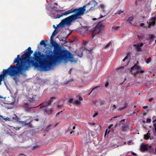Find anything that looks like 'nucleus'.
Listing matches in <instances>:
<instances>
[{
  "label": "nucleus",
  "instance_id": "1",
  "mask_svg": "<svg viewBox=\"0 0 156 156\" xmlns=\"http://www.w3.org/2000/svg\"><path fill=\"white\" fill-rule=\"evenodd\" d=\"M55 55H46L41 53L40 51L34 52V57L31 56L33 51L31 48L29 47L25 50L24 54L20 58V55L14 59L13 64L17 63L16 65L11 66L9 68L14 72L16 75L21 74L26 76L25 71L28 70L32 65L35 68H38L44 71L50 70L51 69L52 63L55 62L57 60L59 55L58 49L54 51Z\"/></svg>",
  "mask_w": 156,
  "mask_h": 156
},
{
  "label": "nucleus",
  "instance_id": "2",
  "mask_svg": "<svg viewBox=\"0 0 156 156\" xmlns=\"http://www.w3.org/2000/svg\"><path fill=\"white\" fill-rule=\"evenodd\" d=\"M84 10L83 7L79 8L74 9L72 10H69L66 11L61 15H58L57 16L55 17V19H58L63 16H67L72 13H74V14L62 20L60 23L57 25V27H63L65 25H69L72 22L78 19L81 18V16L84 14Z\"/></svg>",
  "mask_w": 156,
  "mask_h": 156
},
{
  "label": "nucleus",
  "instance_id": "3",
  "mask_svg": "<svg viewBox=\"0 0 156 156\" xmlns=\"http://www.w3.org/2000/svg\"><path fill=\"white\" fill-rule=\"evenodd\" d=\"M50 43L52 46L54 47V49L52 52H51V51H49L46 55H46V54H49L50 55H54L55 54L54 51L55 49H58V53H59L57 60L56 59V61L55 62L52 63L51 67L53 64H55L57 62L62 60H69V61H72L73 57L72 54L69 51L67 50H62L58 48L55 47V46L56 45L58 44L54 40L53 38H52V37H51Z\"/></svg>",
  "mask_w": 156,
  "mask_h": 156
},
{
  "label": "nucleus",
  "instance_id": "4",
  "mask_svg": "<svg viewBox=\"0 0 156 156\" xmlns=\"http://www.w3.org/2000/svg\"><path fill=\"white\" fill-rule=\"evenodd\" d=\"M104 20L101 21L99 22L96 27L94 28L92 33L91 37L93 38L95 34H98L104 30V26L103 25L102 23Z\"/></svg>",
  "mask_w": 156,
  "mask_h": 156
},
{
  "label": "nucleus",
  "instance_id": "5",
  "mask_svg": "<svg viewBox=\"0 0 156 156\" xmlns=\"http://www.w3.org/2000/svg\"><path fill=\"white\" fill-rule=\"evenodd\" d=\"M2 73V74L0 75V81H2L4 80L5 77L7 75H9L11 76H13L16 75V74L9 68L6 69H3Z\"/></svg>",
  "mask_w": 156,
  "mask_h": 156
},
{
  "label": "nucleus",
  "instance_id": "6",
  "mask_svg": "<svg viewBox=\"0 0 156 156\" xmlns=\"http://www.w3.org/2000/svg\"><path fill=\"white\" fill-rule=\"evenodd\" d=\"M98 5V3L95 0H92L89 2L88 4L84 5L83 7H80V8H84V14L85 12L86 11V7H87L88 5H90V9L88 10H87V12L89 11V10L92 9H95L96 8L95 6Z\"/></svg>",
  "mask_w": 156,
  "mask_h": 156
},
{
  "label": "nucleus",
  "instance_id": "7",
  "mask_svg": "<svg viewBox=\"0 0 156 156\" xmlns=\"http://www.w3.org/2000/svg\"><path fill=\"white\" fill-rule=\"evenodd\" d=\"M135 69L137 70L136 72H135L133 73L134 76H136L137 74L140 73H143L144 72V71L141 70V69L140 67L137 65L136 64H135L131 68L130 72L132 74V71L133 70Z\"/></svg>",
  "mask_w": 156,
  "mask_h": 156
},
{
  "label": "nucleus",
  "instance_id": "8",
  "mask_svg": "<svg viewBox=\"0 0 156 156\" xmlns=\"http://www.w3.org/2000/svg\"><path fill=\"white\" fill-rule=\"evenodd\" d=\"M42 95L40 93L37 94L36 95H34L32 98H29L28 100L30 102L34 103L36 101H38L41 98Z\"/></svg>",
  "mask_w": 156,
  "mask_h": 156
},
{
  "label": "nucleus",
  "instance_id": "9",
  "mask_svg": "<svg viewBox=\"0 0 156 156\" xmlns=\"http://www.w3.org/2000/svg\"><path fill=\"white\" fill-rule=\"evenodd\" d=\"M52 101L51 100L45 101L42 102L38 106L36 107H39L40 109L44 107H47L50 106L52 105Z\"/></svg>",
  "mask_w": 156,
  "mask_h": 156
},
{
  "label": "nucleus",
  "instance_id": "10",
  "mask_svg": "<svg viewBox=\"0 0 156 156\" xmlns=\"http://www.w3.org/2000/svg\"><path fill=\"white\" fill-rule=\"evenodd\" d=\"M144 45V44L141 42L140 44H136L133 45L134 46H136V49L137 51H140L141 50V47Z\"/></svg>",
  "mask_w": 156,
  "mask_h": 156
},
{
  "label": "nucleus",
  "instance_id": "11",
  "mask_svg": "<svg viewBox=\"0 0 156 156\" xmlns=\"http://www.w3.org/2000/svg\"><path fill=\"white\" fill-rule=\"evenodd\" d=\"M99 7L101 11L103 12H105L106 11L105 9V6L104 4H100L99 6Z\"/></svg>",
  "mask_w": 156,
  "mask_h": 156
},
{
  "label": "nucleus",
  "instance_id": "12",
  "mask_svg": "<svg viewBox=\"0 0 156 156\" xmlns=\"http://www.w3.org/2000/svg\"><path fill=\"white\" fill-rule=\"evenodd\" d=\"M129 129V126L128 125L126 124H123L122 127V130L123 131H125Z\"/></svg>",
  "mask_w": 156,
  "mask_h": 156
},
{
  "label": "nucleus",
  "instance_id": "13",
  "mask_svg": "<svg viewBox=\"0 0 156 156\" xmlns=\"http://www.w3.org/2000/svg\"><path fill=\"white\" fill-rule=\"evenodd\" d=\"M44 111L47 115H49L52 114L53 112V109H51L49 110L45 108Z\"/></svg>",
  "mask_w": 156,
  "mask_h": 156
},
{
  "label": "nucleus",
  "instance_id": "14",
  "mask_svg": "<svg viewBox=\"0 0 156 156\" xmlns=\"http://www.w3.org/2000/svg\"><path fill=\"white\" fill-rule=\"evenodd\" d=\"M48 42L47 40H42L40 42V44L41 45H43L44 47H46L47 46L46 43Z\"/></svg>",
  "mask_w": 156,
  "mask_h": 156
},
{
  "label": "nucleus",
  "instance_id": "15",
  "mask_svg": "<svg viewBox=\"0 0 156 156\" xmlns=\"http://www.w3.org/2000/svg\"><path fill=\"white\" fill-rule=\"evenodd\" d=\"M140 149L143 151H145L147 149V145H143L141 146Z\"/></svg>",
  "mask_w": 156,
  "mask_h": 156
},
{
  "label": "nucleus",
  "instance_id": "16",
  "mask_svg": "<svg viewBox=\"0 0 156 156\" xmlns=\"http://www.w3.org/2000/svg\"><path fill=\"white\" fill-rule=\"evenodd\" d=\"M151 134L149 133V131H148V133L145 135H144V138L146 140H147L150 139Z\"/></svg>",
  "mask_w": 156,
  "mask_h": 156
},
{
  "label": "nucleus",
  "instance_id": "17",
  "mask_svg": "<svg viewBox=\"0 0 156 156\" xmlns=\"http://www.w3.org/2000/svg\"><path fill=\"white\" fill-rule=\"evenodd\" d=\"M18 122L19 123H21L22 125L23 126H24L25 125H27V122H26V121H20L19 120Z\"/></svg>",
  "mask_w": 156,
  "mask_h": 156
},
{
  "label": "nucleus",
  "instance_id": "18",
  "mask_svg": "<svg viewBox=\"0 0 156 156\" xmlns=\"http://www.w3.org/2000/svg\"><path fill=\"white\" fill-rule=\"evenodd\" d=\"M133 16H130L129 17L128 20H127V22L129 23H131L132 21L133 20Z\"/></svg>",
  "mask_w": 156,
  "mask_h": 156
},
{
  "label": "nucleus",
  "instance_id": "19",
  "mask_svg": "<svg viewBox=\"0 0 156 156\" xmlns=\"http://www.w3.org/2000/svg\"><path fill=\"white\" fill-rule=\"evenodd\" d=\"M147 23H149V25L148 26V28H150L151 26H153L155 25V21H152L151 22H150L149 23H148V22H147Z\"/></svg>",
  "mask_w": 156,
  "mask_h": 156
},
{
  "label": "nucleus",
  "instance_id": "20",
  "mask_svg": "<svg viewBox=\"0 0 156 156\" xmlns=\"http://www.w3.org/2000/svg\"><path fill=\"white\" fill-rule=\"evenodd\" d=\"M52 126V125L51 124L48 125L45 128V131H48L50 129H51Z\"/></svg>",
  "mask_w": 156,
  "mask_h": 156
},
{
  "label": "nucleus",
  "instance_id": "21",
  "mask_svg": "<svg viewBox=\"0 0 156 156\" xmlns=\"http://www.w3.org/2000/svg\"><path fill=\"white\" fill-rule=\"evenodd\" d=\"M11 119L12 120L11 121L15 120L17 121L18 122L20 119L16 115H15L14 117H12V118H11Z\"/></svg>",
  "mask_w": 156,
  "mask_h": 156
},
{
  "label": "nucleus",
  "instance_id": "22",
  "mask_svg": "<svg viewBox=\"0 0 156 156\" xmlns=\"http://www.w3.org/2000/svg\"><path fill=\"white\" fill-rule=\"evenodd\" d=\"M11 127H12V129L14 131L19 130L20 129V127H15L14 126H11Z\"/></svg>",
  "mask_w": 156,
  "mask_h": 156
},
{
  "label": "nucleus",
  "instance_id": "23",
  "mask_svg": "<svg viewBox=\"0 0 156 156\" xmlns=\"http://www.w3.org/2000/svg\"><path fill=\"white\" fill-rule=\"evenodd\" d=\"M130 56V53L129 52L128 53L127 55H126V56L125 57V58L122 60V61L123 62H125L126 60V59H127L128 58V57L129 56Z\"/></svg>",
  "mask_w": 156,
  "mask_h": 156
},
{
  "label": "nucleus",
  "instance_id": "24",
  "mask_svg": "<svg viewBox=\"0 0 156 156\" xmlns=\"http://www.w3.org/2000/svg\"><path fill=\"white\" fill-rule=\"evenodd\" d=\"M35 107L29 108L28 106L25 107V110L27 112H29L30 111L31 108H35Z\"/></svg>",
  "mask_w": 156,
  "mask_h": 156
},
{
  "label": "nucleus",
  "instance_id": "25",
  "mask_svg": "<svg viewBox=\"0 0 156 156\" xmlns=\"http://www.w3.org/2000/svg\"><path fill=\"white\" fill-rule=\"evenodd\" d=\"M58 33V32L56 30H55L52 33L51 37H52V38H53V37L55 36Z\"/></svg>",
  "mask_w": 156,
  "mask_h": 156
},
{
  "label": "nucleus",
  "instance_id": "26",
  "mask_svg": "<svg viewBox=\"0 0 156 156\" xmlns=\"http://www.w3.org/2000/svg\"><path fill=\"white\" fill-rule=\"evenodd\" d=\"M94 144V143H93L91 141H90V142H86L85 143V144H88V146H89V147H90V144Z\"/></svg>",
  "mask_w": 156,
  "mask_h": 156
},
{
  "label": "nucleus",
  "instance_id": "27",
  "mask_svg": "<svg viewBox=\"0 0 156 156\" xmlns=\"http://www.w3.org/2000/svg\"><path fill=\"white\" fill-rule=\"evenodd\" d=\"M27 125L28 126V127L29 128H32V125L31 124V122L27 123Z\"/></svg>",
  "mask_w": 156,
  "mask_h": 156
},
{
  "label": "nucleus",
  "instance_id": "28",
  "mask_svg": "<svg viewBox=\"0 0 156 156\" xmlns=\"http://www.w3.org/2000/svg\"><path fill=\"white\" fill-rule=\"evenodd\" d=\"M2 119H4L5 120V121H7V120H9V121H11V118H4L2 116Z\"/></svg>",
  "mask_w": 156,
  "mask_h": 156
},
{
  "label": "nucleus",
  "instance_id": "29",
  "mask_svg": "<svg viewBox=\"0 0 156 156\" xmlns=\"http://www.w3.org/2000/svg\"><path fill=\"white\" fill-rule=\"evenodd\" d=\"M150 20L152 21H155L156 20V18L155 17H152L150 19Z\"/></svg>",
  "mask_w": 156,
  "mask_h": 156
},
{
  "label": "nucleus",
  "instance_id": "30",
  "mask_svg": "<svg viewBox=\"0 0 156 156\" xmlns=\"http://www.w3.org/2000/svg\"><path fill=\"white\" fill-rule=\"evenodd\" d=\"M151 61V58L150 57H149L148 58L147 60L146 61V62L148 64Z\"/></svg>",
  "mask_w": 156,
  "mask_h": 156
},
{
  "label": "nucleus",
  "instance_id": "31",
  "mask_svg": "<svg viewBox=\"0 0 156 156\" xmlns=\"http://www.w3.org/2000/svg\"><path fill=\"white\" fill-rule=\"evenodd\" d=\"M119 28V26H117V27H112V29H114L116 30H117Z\"/></svg>",
  "mask_w": 156,
  "mask_h": 156
},
{
  "label": "nucleus",
  "instance_id": "32",
  "mask_svg": "<svg viewBox=\"0 0 156 156\" xmlns=\"http://www.w3.org/2000/svg\"><path fill=\"white\" fill-rule=\"evenodd\" d=\"M123 12V11H122L121 10H119L116 13V14H118L119 15L122 12Z\"/></svg>",
  "mask_w": 156,
  "mask_h": 156
},
{
  "label": "nucleus",
  "instance_id": "33",
  "mask_svg": "<svg viewBox=\"0 0 156 156\" xmlns=\"http://www.w3.org/2000/svg\"><path fill=\"white\" fill-rule=\"evenodd\" d=\"M116 108V107L115 105H113L112 106H111V109H112V111L114 110Z\"/></svg>",
  "mask_w": 156,
  "mask_h": 156
},
{
  "label": "nucleus",
  "instance_id": "34",
  "mask_svg": "<svg viewBox=\"0 0 156 156\" xmlns=\"http://www.w3.org/2000/svg\"><path fill=\"white\" fill-rule=\"evenodd\" d=\"M75 103L77 105H79L80 103V102L78 100H76L75 101Z\"/></svg>",
  "mask_w": 156,
  "mask_h": 156
},
{
  "label": "nucleus",
  "instance_id": "35",
  "mask_svg": "<svg viewBox=\"0 0 156 156\" xmlns=\"http://www.w3.org/2000/svg\"><path fill=\"white\" fill-rule=\"evenodd\" d=\"M29 105V104L27 103H24L23 106L24 107V108L27 107H28V106Z\"/></svg>",
  "mask_w": 156,
  "mask_h": 156
},
{
  "label": "nucleus",
  "instance_id": "36",
  "mask_svg": "<svg viewBox=\"0 0 156 156\" xmlns=\"http://www.w3.org/2000/svg\"><path fill=\"white\" fill-rule=\"evenodd\" d=\"M63 105H58L57 106V108H58L59 109L62 107H63Z\"/></svg>",
  "mask_w": 156,
  "mask_h": 156
},
{
  "label": "nucleus",
  "instance_id": "37",
  "mask_svg": "<svg viewBox=\"0 0 156 156\" xmlns=\"http://www.w3.org/2000/svg\"><path fill=\"white\" fill-rule=\"evenodd\" d=\"M139 111V110L138 109H136L134 110L133 112V113L135 114L137 112H138Z\"/></svg>",
  "mask_w": 156,
  "mask_h": 156
},
{
  "label": "nucleus",
  "instance_id": "38",
  "mask_svg": "<svg viewBox=\"0 0 156 156\" xmlns=\"http://www.w3.org/2000/svg\"><path fill=\"white\" fill-rule=\"evenodd\" d=\"M111 42H110L105 47V48H107L108 47L110 46V44Z\"/></svg>",
  "mask_w": 156,
  "mask_h": 156
},
{
  "label": "nucleus",
  "instance_id": "39",
  "mask_svg": "<svg viewBox=\"0 0 156 156\" xmlns=\"http://www.w3.org/2000/svg\"><path fill=\"white\" fill-rule=\"evenodd\" d=\"M127 106L128 104L127 103H125L123 107L125 109L127 107Z\"/></svg>",
  "mask_w": 156,
  "mask_h": 156
},
{
  "label": "nucleus",
  "instance_id": "40",
  "mask_svg": "<svg viewBox=\"0 0 156 156\" xmlns=\"http://www.w3.org/2000/svg\"><path fill=\"white\" fill-rule=\"evenodd\" d=\"M125 109V108L123 107H121V108H119V111H121L122 110L124 109Z\"/></svg>",
  "mask_w": 156,
  "mask_h": 156
},
{
  "label": "nucleus",
  "instance_id": "41",
  "mask_svg": "<svg viewBox=\"0 0 156 156\" xmlns=\"http://www.w3.org/2000/svg\"><path fill=\"white\" fill-rule=\"evenodd\" d=\"M151 122V119H147V122H148L149 123Z\"/></svg>",
  "mask_w": 156,
  "mask_h": 156
},
{
  "label": "nucleus",
  "instance_id": "42",
  "mask_svg": "<svg viewBox=\"0 0 156 156\" xmlns=\"http://www.w3.org/2000/svg\"><path fill=\"white\" fill-rule=\"evenodd\" d=\"M99 86H96V87H94V88H93V89H92L91 91V93L94 90H95V89H96L97 88H98V87H99Z\"/></svg>",
  "mask_w": 156,
  "mask_h": 156
},
{
  "label": "nucleus",
  "instance_id": "43",
  "mask_svg": "<svg viewBox=\"0 0 156 156\" xmlns=\"http://www.w3.org/2000/svg\"><path fill=\"white\" fill-rule=\"evenodd\" d=\"M73 100V98L70 99L69 100V102L70 103H72Z\"/></svg>",
  "mask_w": 156,
  "mask_h": 156
},
{
  "label": "nucleus",
  "instance_id": "44",
  "mask_svg": "<svg viewBox=\"0 0 156 156\" xmlns=\"http://www.w3.org/2000/svg\"><path fill=\"white\" fill-rule=\"evenodd\" d=\"M125 119H123L122 120H121L120 121V123H121V124H122V122H124L125 121Z\"/></svg>",
  "mask_w": 156,
  "mask_h": 156
},
{
  "label": "nucleus",
  "instance_id": "45",
  "mask_svg": "<svg viewBox=\"0 0 156 156\" xmlns=\"http://www.w3.org/2000/svg\"><path fill=\"white\" fill-rule=\"evenodd\" d=\"M109 84V83L108 82H107L105 84V87H106L108 86Z\"/></svg>",
  "mask_w": 156,
  "mask_h": 156
},
{
  "label": "nucleus",
  "instance_id": "46",
  "mask_svg": "<svg viewBox=\"0 0 156 156\" xmlns=\"http://www.w3.org/2000/svg\"><path fill=\"white\" fill-rule=\"evenodd\" d=\"M98 115V113L97 112L95 113L94 115H93V117H94Z\"/></svg>",
  "mask_w": 156,
  "mask_h": 156
},
{
  "label": "nucleus",
  "instance_id": "47",
  "mask_svg": "<svg viewBox=\"0 0 156 156\" xmlns=\"http://www.w3.org/2000/svg\"><path fill=\"white\" fill-rule=\"evenodd\" d=\"M38 147H39V146L37 145L33 147V148L34 149H35Z\"/></svg>",
  "mask_w": 156,
  "mask_h": 156
},
{
  "label": "nucleus",
  "instance_id": "48",
  "mask_svg": "<svg viewBox=\"0 0 156 156\" xmlns=\"http://www.w3.org/2000/svg\"><path fill=\"white\" fill-rule=\"evenodd\" d=\"M113 124H111L109 125V126H108V128L110 129L113 126Z\"/></svg>",
  "mask_w": 156,
  "mask_h": 156
},
{
  "label": "nucleus",
  "instance_id": "49",
  "mask_svg": "<svg viewBox=\"0 0 156 156\" xmlns=\"http://www.w3.org/2000/svg\"><path fill=\"white\" fill-rule=\"evenodd\" d=\"M16 75L17 76V75H16ZM15 76V75L14 76H13V77H13V79L14 80H15V81H16V79H17V78H16V77Z\"/></svg>",
  "mask_w": 156,
  "mask_h": 156
},
{
  "label": "nucleus",
  "instance_id": "50",
  "mask_svg": "<svg viewBox=\"0 0 156 156\" xmlns=\"http://www.w3.org/2000/svg\"><path fill=\"white\" fill-rule=\"evenodd\" d=\"M79 99L80 101H82L83 100V98L82 97L80 96L79 97Z\"/></svg>",
  "mask_w": 156,
  "mask_h": 156
},
{
  "label": "nucleus",
  "instance_id": "51",
  "mask_svg": "<svg viewBox=\"0 0 156 156\" xmlns=\"http://www.w3.org/2000/svg\"><path fill=\"white\" fill-rule=\"evenodd\" d=\"M144 25V23H141L140 24V26L141 27H143Z\"/></svg>",
  "mask_w": 156,
  "mask_h": 156
},
{
  "label": "nucleus",
  "instance_id": "52",
  "mask_svg": "<svg viewBox=\"0 0 156 156\" xmlns=\"http://www.w3.org/2000/svg\"><path fill=\"white\" fill-rule=\"evenodd\" d=\"M153 100V98H151L149 99V101L150 102H151Z\"/></svg>",
  "mask_w": 156,
  "mask_h": 156
},
{
  "label": "nucleus",
  "instance_id": "53",
  "mask_svg": "<svg viewBox=\"0 0 156 156\" xmlns=\"http://www.w3.org/2000/svg\"><path fill=\"white\" fill-rule=\"evenodd\" d=\"M89 124H90L92 126H94V125H95V124L94 123H93V122H91V123H89Z\"/></svg>",
  "mask_w": 156,
  "mask_h": 156
},
{
  "label": "nucleus",
  "instance_id": "54",
  "mask_svg": "<svg viewBox=\"0 0 156 156\" xmlns=\"http://www.w3.org/2000/svg\"><path fill=\"white\" fill-rule=\"evenodd\" d=\"M53 27L55 29V30H56L57 29V26L56 27L55 25H53Z\"/></svg>",
  "mask_w": 156,
  "mask_h": 156
},
{
  "label": "nucleus",
  "instance_id": "55",
  "mask_svg": "<svg viewBox=\"0 0 156 156\" xmlns=\"http://www.w3.org/2000/svg\"><path fill=\"white\" fill-rule=\"evenodd\" d=\"M148 107L147 106H144L143 107V108L144 109H146Z\"/></svg>",
  "mask_w": 156,
  "mask_h": 156
},
{
  "label": "nucleus",
  "instance_id": "56",
  "mask_svg": "<svg viewBox=\"0 0 156 156\" xmlns=\"http://www.w3.org/2000/svg\"><path fill=\"white\" fill-rule=\"evenodd\" d=\"M56 99V98H55V97H52L50 98V99H51L50 100H52V99Z\"/></svg>",
  "mask_w": 156,
  "mask_h": 156
},
{
  "label": "nucleus",
  "instance_id": "57",
  "mask_svg": "<svg viewBox=\"0 0 156 156\" xmlns=\"http://www.w3.org/2000/svg\"><path fill=\"white\" fill-rule=\"evenodd\" d=\"M132 154L134 156H135L136 155V153H135L133 152H132Z\"/></svg>",
  "mask_w": 156,
  "mask_h": 156
},
{
  "label": "nucleus",
  "instance_id": "58",
  "mask_svg": "<svg viewBox=\"0 0 156 156\" xmlns=\"http://www.w3.org/2000/svg\"><path fill=\"white\" fill-rule=\"evenodd\" d=\"M62 112V111H61L60 112H58L56 114V115H59L60 114V112Z\"/></svg>",
  "mask_w": 156,
  "mask_h": 156
},
{
  "label": "nucleus",
  "instance_id": "59",
  "mask_svg": "<svg viewBox=\"0 0 156 156\" xmlns=\"http://www.w3.org/2000/svg\"><path fill=\"white\" fill-rule=\"evenodd\" d=\"M154 128H155L156 127V122L154 124Z\"/></svg>",
  "mask_w": 156,
  "mask_h": 156
},
{
  "label": "nucleus",
  "instance_id": "60",
  "mask_svg": "<svg viewBox=\"0 0 156 156\" xmlns=\"http://www.w3.org/2000/svg\"><path fill=\"white\" fill-rule=\"evenodd\" d=\"M87 42L86 41H83V43L84 44H86V43H87Z\"/></svg>",
  "mask_w": 156,
  "mask_h": 156
},
{
  "label": "nucleus",
  "instance_id": "61",
  "mask_svg": "<svg viewBox=\"0 0 156 156\" xmlns=\"http://www.w3.org/2000/svg\"><path fill=\"white\" fill-rule=\"evenodd\" d=\"M82 55H83V54L82 53H81L80 54V57H81L82 56Z\"/></svg>",
  "mask_w": 156,
  "mask_h": 156
},
{
  "label": "nucleus",
  "instance_id": "62",
  "mask_svg": "<svg viewBox=\"0 0 156 156\" xmlns=\"http://www.w3.org/2000/svg\"><path fill=\"white\" fill-rule=\"evenodd\" d=\"M156 122V119H155L153 121V123H154V122Z\"/></svg>",
  "mask_w": 156,
  "mask_h": 156
},
{
  "label": "nucleus",
  "instance_id": "63",
  "mask_svg": "<svg viewBox=\"0 0 156 156\" xmlns=\"http://www.w3.org/2000/svg\"><path fill=\"white\" fill-rule=\"evenodd\" d=\"M74 131L73 130H72V131H71L70 133V134H72L74 132Z\"/></svg>",
  "mask_w": 156,
  "mask_h": 156
},
{
  "label": "nucleus",
  "instance_id": "64",
  "mask_svg": "<svg viewBox=\"0 0 156 156\" xmlns=\"http://www.w3.org/2000/svg\"><path fill=\"white\" fill-rule=\"evenodd\" d=\"M34 120L36 121H39V119H34Z\"/></svg>",
  "mask_w": 156,
  "mask_h": 156
}]
</instances>
